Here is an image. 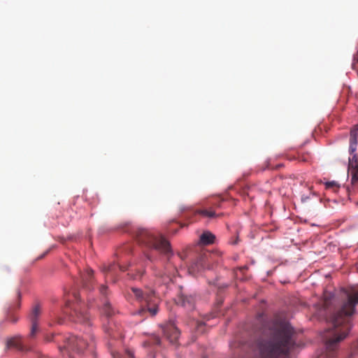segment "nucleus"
I'll return each mask as SVG.
<instances>
[{
    "mask_svg": "<svg viewBox=\"0 0 358 358\" xmlns=\"http://www.w3.org/2000/svg\"><path fill=\"white\" fill-rule=\"evenodd\" d=\"M357 303L358 292L348 294L342 300L331 296H325L322 301L324 310L334 307L329 318L330 327L322 335L328 357L334 356L338 343L348 334L350 329V316L355 313Z\"/></svg>",
    "mask_w": 358,
    "mask_h": 358,
    "instance_id": "1",
    "label": "nucleus"
},
{
    "mask_svg": "<svg viewBox=\"0 0 358 358\" xmlns=\"http://www.w3.org/2000/svg\"><path fill=\"white\" fill-rule=\"evenodd\" d=\"M264 333L269 337L258 342L261 358H279L286 355L294 345V331L289 323L273 324Z\"/></svg>",
    "mask_w": 358,
    "mask_h": 358,
    "instance_id": "2",
    "label": "nucleus"
},
{
    "mask_svg": "<svg viewBox=\"0 0 358 358\" xmlns=\"http://www.w3.org/2000/svg\"><path fill=\"white\" fill-rule=\"evenodd\" d=\"M135 236L139 243L149 248H153L167 256L168 262L164 268L166 271H155L157 278L155 283L158 286L166 285L170 283L177 273V269L170 259L172 251L169 243L162 236L144 229H138Z\"/></svg>",
    "mask_w": 358,
    "mask_h": 358,
    "instance_id": "3",
    "label": "nucleus"
},
{
    "mask_svg": "<svg viewBox=\"0 0 358 358\" xmlns=\"http://www.w3.org/2000/svg\"><path fill=\"white\" fill-rule=\"evenodd\" d=\"M131 291L136 301L144 303L137 314L145 316L147 313L155 316L158 312L159 299L156 292L148 287L142 288L131 287Z\"/></svg>",
    "mask_w": 358,
    "mask_h": 358,
    "instance_id": "4",
    "label": "nucleus"
},
{
    "mask_svg": "<svg viewBox=\"0 0 358 358\" xmlns=\"http://www.w3.org/2000/svg\"><path fill=\"white\" fill-rule=\"evenodd\" d=\"M72 296L75 302H73L71 305L70 299H69L66 303V308H69L71 309L70 313H68V314H69V318L76 322H89L90 316L79 303L80 298L78 294L76 292H73L72 293ZM65 312L67 313V310H65Z\"/></svg>",
    "mask_w": 358,
    "mask_h": 358,
    "instance_id": "5",
    "label": "nucleus"
},
{
    "mask_svg": "<svg viewBox=\"0 0 358 358\" xmlns=\"http://www.w3.org/2000/svg\"><path fill=\"white\" fill-rule=\"evenodd\" d=\"M93 345L92 341L88 343L85 339L78 337L77 336H71L66 340V344L64 348L66 351L73 350L78 352H83L87 347Z\"/></svg>",
    "mask_w": 358,
    "mask_h": 358,
    "instance_id": "6",
    "label": "nucleus"
},
{
    "mask_svg": "<svg viewBox=\"0 0 358 358\" xmlns=\"http://www.w3.org/2000/svg\"><path fill=\"white\" fill-rule=\"evenodd\" d=\"M22 293L19 289L15 290V296L13 301L10 303L6 310V320L15 324L18 321V317L15 315V312L20 308L21 306Z\"/></svg>",
    "mask_w": 358,
    "mask_h": 358,
    "instance_id": "7",
    "label": "nucleus"
},
{
    "mask_svg": "<svg viewBox=\"0 0 358 358\" xmlns=\"http://www.w3.org/2000/svg\"><path fill=\"white\" fill-rule=\"evenodd\" d=\"M208 261L209 258L207 255H202L199 256L189 266V272L192 275H196V273L204 270L206 268L210 269V267L208 264Z\"/></svg>",
    "mask_w": 358,
    "mask_h": 358,
    "instance_id": "8",
    "label": "nucleus"
},
{
    "mask_svg": "<svg viewBox=\"0 0 358 358\" xmlns=\"http://www.w3.org/2000/svg\"><path fill=\"white\" fill-rule=\"evenodd\" d=\"M162 327V331L166 338L171 343H176L178 339L180 331L173 323H167Z\"/></svg>",
    "mask_w": 358,
    "mask_h": 358,
    "instance_id": "9",
    "label": "nucleus"
},
{
    "mask_svg": "<svg viewBox=\"0 0 358 358\" xmlns=\"http://www.w3.org/2000/svg\"><path fill=\"white\" fill-rule=\"evenodd\" d=\"M177 303L187 311H190L194 309L195 298L192 295L182 294L178 296Z\"/></svg>",
    "mask_w": 358,
    "mask_h": 358,
    "instance_id": "10",
    "label": "nucleus"
},
{
    "mask_svg": "<svg viewBox=\"0 0 358 358\" xmlns=\"http://www.w3.org/2000/svg\"><path fill=\"white\" fill-rule=\"evenodd\" d=\"M222 201L220 200L219 202L215 203L213 204V206L209 209H203V210H197L194 212V214H199L203 217L213 218L217 217L221 215V214H216L215 211L213 210V207L220 208Z\"/></svg>",
    "mask_w": 358,
    "mask_h": 358,
    "instance_id": "11",
    "label": "nucleus"
},
{
    "mask_svg": "<svg viewBox=\"0 0 358 358\" xmlns=\"http://www.w3.org/2000/svg\"><path fill=\"white\" fill-rule=\"evenodd\" d=\"M358 138V125H355L350 130L349 152L352 155L357 150Z\"/></svg>",
    "mask_w": 358,
    "mask_h": 358,
    "instance_id": "12",
    "label": "nucleus"
},
{
    "mask_svg": "<svg viewBox=\"0 0 358 358\" xmlns=\"http://www.w3.org/2000/svg\"><path fill=\"white\" fill-rule=\"evenodd\" d=\"M81 278L83 286L88 289H91L92 288L93 271L92 269H87L82 274Z\"/></svg>",
    "mask_w": 358,
    "mask_h": 358,
    "instance_id": "13",
    "label": "nucleus"
},
{
    "mask_svg": "<svg viewBox=\"0 0 358 358\" xmlns=\"http://www.w3.org/2000/svg\"><path fill=\"white\" fill-rule=\"evenodd\" d=\"M7 345L8 348H15L20 351L25 350V347L22 343L21 336H15L9 339L7 342Z\"/></svg>",
    "mask_w": 358,
    "mask_h": 358,
    "instance_id": "14",
    "label": "nucleus"
},
{
    "mask_svg": "<svg viewBox=\"0 0 358 358\" xmlns=\"http://www.w3.org/2000/svg\"><path fill=\"white\" fill-rule=\"evenodd\" d=\"M215 239V236L211 232L207 231H204L201 236L199 238L200 243L202 245H209L214 243Z\"/></svg>",
    "mask_w": 358,
    "mask_h": 358,
    "instance_id": "15",
    "label": "nucleus"
},
{
    "mask_svg": "<svg viewBox=\"0 0 358 358\" xmlns=\"http://www.w3.org/2000/svg\"><path fill=\"white\" fill-rule=\"evenodd\" d=\"M117 268H119L121 271H125L126 268L122 266H117L115 264H111L108 266H104L103 267V272L106 275L107 277L111 275L113 276Z\"/></svg>",
    "mask_w": 358,
    "mask_h": 358,
    "instance_id": "16",
    "label": "nucleus"
},
{
    "mask_svg": "<svg viewBox=\"0 0 358 358\" xmlns=\"http://www.w3.org/2000/svg\"><path fill=\"white\" fill-rule=\"evenodd\" d=\"M41 314V308L40 305L36 304L31 309L29 315V320L31 322H38L39 317Z\"/></svg>",
    "mask_w": 358,
    "mask_h": 358,
    "instance_id": "17",
    "label": "nucleus"
},
{
    "mask_svg": "<svg viewBox=\"0 0 358 358\" xmlns=\"http://www.w3.org/2000/svg\"><path fill=\"white\" fill-rule=\"evenodd\" d=\"M102 313L107 317H111L116 313V310L111 306V304L106 301L103 303V306L102 308Z\"/></svg>",
    "mask_w": 358,
    "mask_h": 358,
    "instance_id": "18",
    "label": "nucleus"
},
{
    "mask_svg": "<svg viewBox=\"0 0 358 358\" xmlns=\"http://www.w3.org/2000/svg\"><path fill=\"white\" fill-rule=\"evenodd\" d=\"M105 331L108 335V336L110 337L111 338L116 339L117 338H118L120 336V333L117 332L116 331H114L113 328L111 327L110 324L108 327H105Z\"/></svg>",
    "mask_w": 358,
    "mask_h": 358,
    "instance_id": "19",
    "label": "nucleus"
},
{
    "mask_svg": "<svg viewBox=\"0 0 358 358\" xmlns=\"http://www.w3.org/2000/svg\"><path fill=\"white\" fill-rule=\"evenodd\" d=\"M31 331L29 334V338H34L36 334L39 332V327H38V322H31Z\"/></svg>",
    "mask_w": 358,
    "mask_h": 358,
    "instance_id": "20",
    "label": "nucleus"
},
{
    "mask_svg": "<svg viewBox=\"0 0 358 358\" xmlns=\"http://www.w3.org/2000/svg\"><path fill=\"white\" fill-rule=\"evenodd\" d=\"M324 185H325L326 189H331L334 192H336L340 187V185L336 181L327 182H325Z\"/></svg>",
    "mask_w": 358,
    "mask_h": 358,
    "instance_id": "21",
    "label": "nucleus"
},
{
    "mask_svg": "<svg viewBox=\"0 0 358 358\" xmlns=\"http://www.w3.org/2000/svg\"><path fill=\"white\" fill-rule=\"evenodd\" d=\"M161 341L158 336L152 337L150 341H146L143 343L145 347H148L151 344L160 345Z\"/></svg>",
    "mask_w": 358,
    "mask_h": 358,
    "instance_id": "22",
    "label": "nucleus"
},
{
    "mask_svg": "<svg viewBox=\"0 0 358 358\" xmlns=\"http://www.w3.org/2000/svg\"><path fill=\"white\" fill-rule=\"evenodd\" d=\"M350 165L352 170L358 171V157L356 155H353L352 159H350Z\"/></svg>",
    "mask_w": 358,
    "mask_h": 358,
    "instance_id": "23",
    "label": "nucleus"
},
{
    "mask_svg": "<svg viewBox=\"0 0 358 358\" xmlns=\"http://www.w3.org/2000/svg\"><path fill=\"white\" fill-rule=\"evenodd\" d=\"M297 159L301 162H307L310 160V155L308 153H299Z\"/></svg>",
    "mask_w": 358,
    "mask_h": 358,
    "instance_id": "24",
    "label": "nucleus"
},
{
    "mask_svg": "<svg viewBox=\"0 0 358 358\" xmlns=\"http://www.w3.org/2000/svg\"><path fill=\"white\" fill-rule=\"evenodd\" d=\"M352 174V183H357L358 182V171H351Z\"/></svg>",
    "mask_w": 358,
    "mask_h": 358,
    "instance_id": "25",
    "label": "nucleus"
},
{
    "mask_svg": "<svg viewBox=\"0 0 358 358\" xmlns=\"http://www.w3.org/2000/svg\"><path fill=\"white\" fill-rule=\"evenodd\" d=\"M106 290H107V286L101 285L100 287L99 291L101 294H106Z\"/></svg>",
    "mask_w": 358,
    "mask_h": 358,
    "instance_id": "26",
    "label": "nucleus"
},
{
    "mask_svg": "<svg viewBox=\"0 0 358 358\" xmlns=\"http://www.w3.org/2000/svg\"><path fill=\"white\" fill-rule=\"evenodd\" d=\"M1 271L4 273H9L10 271V269L8 266H5L1 268Z\"/></svg>",
    "mask_w": 358,
    "mask_h": 358,
    "instance_id": "27",
    "label": "nucleus"
},
{
    "mask_svg": "<svg viewBox=\"0 0 358 358\" xmlns=\"http://www.w3.org/2000/svg\"><path fill=\"white\" fill-rule=\"evenodd\" d=\"M143 273L141 272H138L136 275H132L131 278L134 280L140 279L142 276Z\"/></svg>",
    "mask_w": 358,
    "mask_h": 358,
    "instance_id": "28",
    "label": "nucleus"
},
{
    "mask_svg": "<svg viewBox=\"0 0 358 358\" xmlns=\"http://www.w3.org/2000/svg\"><path fill=\"white\" fill-rule=\"evenodd\" d=\"M111 355L113 358H120V355L118 352L111 351Z\"/></svg>",
    "mask_w": 358,
    "mask_h": 358,
    "instance_id": "29",
    "label": "nucleus"
},
{
    "mask_svg": "<svg viewBox=\"0 0 358 358\" xmlns=\"http://www.w3.org/2000/svg\"><path fill=\"white\" fill-rule=\"evenodd\" d=\"M238 241H239V239H238V237L237 236V237L236 238V239H235L234 241H231V243L232 245H236V244H238Z\"/></svg>",
    "mask_w": 358,
    "mask_h": 358,
    "instance_id": "30",
    "label": "nucleus"
},
{
    "mask_svg": "<svg viewBox=\"0 0 358 358\" xmlns=\"http://www.w3.org/2000/svg\"><path fill=\"white\" fill-rule=\"evenodd\" d=\"M49 250H47L41 257H38V259L43 258L44 256H45L48 253Z\"/></svg>",
    "mask_w": 358,
    "mask_h": 358,
    "instance_id": "31",
    "label": "nucleus"
},
{
    "mask_svg": "<svg viewBox=\"0 0 358 358\" xmlns=\"http://www.w3.org/2000/svg\"><path fill=\"white\" fill-rule=\"evenodd\" d=\"M127 354H128V355H129V357H133V353H132V352H131L128 351V352H127Z\"/></svg>",
    "mask_w": 358,
    "mask_h": 358,
    "instance_id": "32",
    "label": "nucleus"
},
{
    "mask_svg": "<svg viewBox=\"0 0 358 358\" xmlns=\"http://www.w3.org/2000/svg\"><path fill=\"white\" fill-rule=\"evenodd\" d=\"M354 61H357V62H358V55H355V56L354 57Z\"/></svg>",
    "mask_w": 358,
    "mask_h": 358,
    "instance_id": "33",
    "label": "nucleus"
},
{
    "mask_svg": "<svg viewBox=\"0 0 358 358\" xmlns=\"http://www.w3.org/2000/svg\"><path fill=\"white\" fill-rule=\"evenodd\" d=\"M352 68L355 69V63L352 64Z\"/></svg>",
    "mask_w": 358,
    "mask_h": 358,
    "instance_id": "34",
    "label": "nucleus"
},
{
    "mask_svg": "<svg viewBox=\"0 0 358 358\" xmlns=\"http://www.w3.org/2000/svg\"><path fill=\"white\" fill-rule=\"evenodd\" d=\"M280 166H282V164H278V165L277 166V168L280 167Z\"/></svg>",
    "mask_w": 358,
    "mask_h": 358,
    "instance_id": "35",
    "label": "nucleus"
},
{
    "mask_svg": "<svg viewBox=\"0 0 358 358\" xmlns=\"http://www.w3.org/2000/svg\"><path fill=\"white\" fill-rule=\"evenodd\" d=\"M357 204H358V202H357Z\"/></svg>",
    "mask_w": 358,
    "mask_h": 358,
    "instance_id": "36",
    "label": "nucleus"
}]
</instances>
